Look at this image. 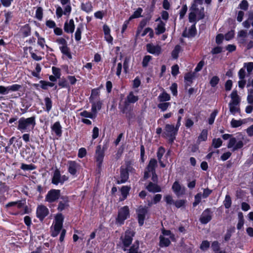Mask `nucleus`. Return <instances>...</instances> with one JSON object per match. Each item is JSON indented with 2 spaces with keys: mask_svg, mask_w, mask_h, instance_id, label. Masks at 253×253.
<instances>
[{
  "mask_svg": "<svg viewBox=\"0 0 253 253\" xmlns=\"http://www.w3.org/2000/svg\"><path fill=\"white\" fill-rule=\"evenodd\" d=\"M36 17L39 20H41L42 18V10L41 7H38L36 12Z\"/></svg>",
  "mask_w": 253,
  "mask_h": 253,
  "instance_id": "obj_58",
  "label": "nucleus"
},
{
  "mask_svg": "<svg viewBox=\"0 0 253 253\" xmlns=\"http://www.w3.org/2000/svg\"><path fill=\"white\" fill-rule=\"evenodd\" d=\"M35 124V117L21 118L18 121L17 128L22 132H28L33 129Z\"/></svg>",
  "mask_w": 253,
  "mask_h": 253,
  "instance_id": "obj_2",
  "label": "nucleus"
},
{
  "mask_svg": "<svg viewBox=\"0 0 253 253\" xmlns=\"http://www.w3.org/2000/svg\"><path fill=\"white\" fill-rule=\"evenodd\" d=\"M138 96L135 95L133 92H130L127 96L126 100L123 106L120 105L122 111L125 114L126 117L129 120L134 117L133 113V106L130 103H134L138 100Z\"/></svg>",
  "mask_w": 253,
  "mask_h": 253,
  "instance_id": "obj_1",
  "label": "nucleus"
},
{
  "mask_svg": "<svg viewBox=\"0 0 253 253\" xmlns=\"http://www.w3.org/2000/svg\"><path fill=\"white\" fill-rule=\"evenodd\" d=\"M210 245L209 242L208 241H204L201 244L200 249L203 251H205L209 248Z\"/></svg>",
  "mask_w": 253,
  "mask_h": 253,
  "instance_id": "obj_55",
  "label": "nucleus"
},
{
  "mask_svg": "<svg viewBox=\"0 0 253 253\" xmlns=\"http://www.w3.org/2000/svg\"><path fill=\"white\" fill-rule=\"evenodd\" d=\"M217 113H218L217 111L215 110L211 114L210 117L208 120V122L210 125H212L214 123L215 118Z\"/></svg>",
  "mask_w": 253,
  "mask_h": 253,
  "instance_id": "obj_47",
  "label": "nucleus"
},
{
  "mask_svg": "<svg viewBox=\"0 0 253 253\" xmlns=\"http://www.w3.org/2000/svg\"><path fill=\"white\" fill-rule=\"evenodd\" d=\"M60 172L58 169H56L54 171L52 179V183L53 184L57 185L60 183Z\"/></svg>",
  "mask_w": 253,
  "mask_h": 253,
  "instance_id": "obj_25",
  "label": "nucleus"
},
{
  "mask_svg": "<svg viewBox=\"0 0 253 253\" xmlns=\"http://www.w3.org/2000/svg\"><path fill=\"white\" fill-rule=\"evenodd\" d=\"M159 100L160 102H165L170 100V95L166 92H163L158 96Z\"/></svg>",
  "mask_w": 253,
  "mask_h": 253,
  "instance_id": "obj_31",
  "label": "nucleus"
},
{
  "mask_svg": "<svg viewBox=\"0 0 253 253\" xmlns=\"http://www.w3.org/2000/svg\"><path fill=\"white\" fill-rule=\"evenodd\" d=\"M68 206V205L67 201H64V202H60L59 204L58 209V210L61 211L65 209Z\"/></svg>",
  "mask_w": 253,
  "mask_h": 253,
  "instance_id": "obj_53",
  "label": "nucleus"
},
{
  "mask_svg": "<svg viewBox=\"0 0 253 253\" xmlns=\"http://www.w3.org/2000/svg\"><path fill=\"white\" fill-rule=\"evenodd\" d=\"M82 9L86 12H89L92 11V5L89 2L83 3L81 6Z\"/></svg>",
  "mask_w": 253,
  "mask_h": 253,
  "instance_id": "obj_36",
  "label": "nucleus"
},
{
  "mask_svg": "<svg viewBox=\"0 0 253 253\" xmlns=\"http://www.w3.org/2000/svg\"><path fill=\"white\" fill-rule=\"evenodd\" d=\"M196 27L194 25L191 26V27L188 30V33L187 34L186 31H185L183 33V35L187 37H192L194 36L196 34Z\"/></svg>",
  "mask_w": 253,
  "mask_h": 253,
  "instance_id": "obj_32",
  "label": "nucleus"
},
{
  "mask_svg": "<svg viewBox=\"0 0 253 253\" xmlns=\"http://www.w3.org/2000/svg\"><path fill=\"white\" fill-rule=\"evenodd\" d=\"M222 143V141L220 138H214L212 140V146L216 148L220 147Z\"/></svg>",
  "mask_w": 253,
  "mask_h": 253,
  "instance_id": "obj_45",
  "label": "nucleus"
},
{
  "mask_svg": "<svg viewBox=\"0 0 253 253\" xmlns=\"http://www.w3.org/2000/svg\"><path fill=\"white\" fill-rule=\"evenodd\" d=\"M63 221V216L61 214H57L55 217L54 221L52 225V236H57L61 230Z\"/></svg>",
  "mask_w": 253,
  "mask_h": 253,
  "instance_id": "obj_6",
  "label": "nucleus"
},
{
  "mask_svg": "<svg viewBox=\"0 0 253 253\" xmlns=\"http://www.w3.org/2000/svg\"><path fill=\"white\" fill-rule=\"evenodd\" d=\"M84 29V26L82 24H80L76 30L75 34V40L77 41H79L81 39V34Z\"/></svg>",
  "mask_w": 253,
  "mask_h": 253,
  "instance_id": "obj_30",
  "label": "nucleus"
},
{
  "mask_svg": "<svg viewBox=\"0 0 253 253\" xmlns=\"http://www.w3.org/2000/svg\"><path fill=\"white\" fill-rule=\"evenodd\" d=\"M181 47L179 45H177L175 46L174 49L171 52L172 57L173 58H177L178 56V54L180 51Z\"/></svg>",
  "mask_w": 253,
  "mask_h": 253,
  "instance_id": "obj_39",
  "label": "nucleus"
},
{
  "mask_svg": "<svg viewBox=\"0 0 253 253\" xmlns=\"http://www.w3.org/2000/svg\"><path fill=\"white\" fill-rule=\"evenodd\" d=\"M244 67L247 68L248 73H251L253 70V62L245 63Z\"/></svg>",
  "mask_w": 253,
  "mask_h": 253,
  "instance_id": "obj_62",
  "label": "nucleus"
},
{
  "mask_svg": "<svg viewBox=\"0 0 253 253\" xmlns=\"http://www.w3.org/2000/svg\"><path fill=\"white\" fill-rule=\"evenodd\" d=\"M48 214V209L43 205H40L37 209V216L40 220H43V218Z\"/></svg>",
  "mask_w": 253,
  "mask_h": 253,
  "instance_id": "obj_15",
  "label": "nucleus"
},
{
  "mask_svg": "<svg viewBox=\"0 0 253 253\" xmlns=\"http://www.w3.org/2000/svg\"><path fill=\"white\" fill-rule=\"evenodd\" d=\"M35 167L33 165H27L22 164L21 166V169L24 170H33L35 169Z\"/></svg>",
  "mask_w": 253,
  "mask_h": 253,
  "instance_id": "obj_49",
  "label": "nucleus"
},
{
  "mask_svg": "<svg viewBox=\"0 0 253 253\" xmlns=\"http://www.w3.org/2000/svg\"><path fill=\"white\" fill-rule=\"evenodd\" d=\"M162 195L158 194L155 195L153 197V202L148 204L149 206H151L153 204H156L159 202L162 199Z\"/></svg>",
  "mask_w": 253,
  "mask_h": 253,
  "instance_id": "obj_46",
  "label": "nucleus"
},
{
  "mask_svg": "<svg viewBox=\"0 0 253 253\" xmlns=\"http://www.w3.org/2000/svg\"><path fill=\"white\" fill-rule=\"evenodd\" d=\"M156 22L157 23V25L155 28L156 34L160 35L164 33L166 31V23L162 21L160 18H158Z\"/></svg>",
  "mask_w": 253,
  "mask_h": 253,
  "instance_id": "obj_17",
  "label": "nucleus"
},
{
  "mask_svg": "<svg viewBox=\"0 0 253 253\" xmlns=\"http://www.w3.org/2000/svg\"><path fill=\"white\" fill-rule=\"evenodd\" d=\"M148 210L146 207H140L137 210V217L139 224L142 226L144 224L146 215L147 213Z\"/></svg>",
  "mask_w": 253,
  "mask_h": 253,
  "instance_id": "obj_13",
  "label": "nucleus"
},
{
  "mask_svg": "<svg viewBox=\"0 0 253 253\" xmlns=\"http://www.w3.org/2000/svg\"><path fill=\"white\" fill-rule=\"evenodd\" d=\"M248 2L246 0H243L241 1V2L239 4V7L240 8L243 9V10H247L248 8Z\"/></svg>",
  "mask_w": 253,
  "mask_h": 253,
  "instance_id": "obj_60",
  "label": "nucleus"
},
{
  "mask_svg": "<svg viewBox=\"0 0 253 253\" xmlns=\"http://www.w3.org/2000/svg\"><path fill=\"white\" fill-rule=\"evenodd\" d=\"M57 43L59 45V47L64 46L67 44L65 39L63 38H59L56 40Z\"/></svg>",
  "mask_w": 253,
  "mask_h": 253,
  "instance_id": "obj_64",
  "label": "nucleus"
},
{
  "mask_svg": "<svg viewBox=\"0 0 253 253\" xmlns=\"http://www.w3.org/2000/svg\"><path fill=\"white\" fill-rule=\"evenodd\" d=\"M86 155V151L84 148H81L79 150L78 156L79 158H83Z\"/></svg>",
  "mask_w": 253,
  "mask_h": 253,
  "instance_id": "obj_54",
  "label": "nucleus"
},
{
  "mask_svg": "<svg viewBox=\"0 0 253 253\" xmlns=\"http://www.w3.org/2000/svg\"><path fill=\"white\" fill-rule=\"evenodd\" d=\"M146 189L151 192L156 193L161 191V187L156 184L150 182L146 186Z\"/></svg>",
  "mask_w": 253,
  "mask_h": 253,
  "instance_id": "obj_24",
  "label": "nucleus"
},
{
  "mask_svg": "<svg viewBox=\"0 0 253 253\" xmlns=\"http://www.w3.org/2000/svg\"><path fill=\"white\" fill-rule=\"evenodd\" d=\"M134 232L132 230H127L126 231L124 236L121 237V239L125 247L124 251H126V248L128 247L131 243Z\"/></svg>",
  "mask_w": 253,
  "mask_h": 253,
  "instance_id": "obj_10",
  "label": "nucleus"
},
{
  "mask_svg": "<svg viewBox=\"0 0 253 253\" xmlns=\"http://www.w3.org/2000/svg\"><path fill=\"white\" fill-rule=\"evenodd\" d=\"M152 57L150 55H146L144 56L143 59V61L142 62V66L144 67H146L148 66L149 62L151 60Z\"/></svg>",
  "mask_w": 253,
  "mask_h": 253,
  "instance_id": "obj_51",
  "label": "nucleus"
},
{
  "mask_svg": "<svg viewBox=\"0 0 253 253\" xmlns=\"http://www.w3.org/2000/svg\"><path fill=\"white\" fill-rule=\"evenodd\" d=\"M224 205L226 209H228L231 205V200L229 195H226L224 201Z\"/></svg>",
  "mask_w": 253,
  "mask_h": 253,
  "instance_id": "obj_48",
  "label": "nucleus"
},
{
  "mask_svg": "<svg viewBox=\"0 0 253 253\" xmlns=\"http://www.w3.org/2000/svg\"><path fill=\"white\" fill-rule=\"evenodd\" d=\"M129 216V211L128 207L127 206H124L121 208L118 211L117 222L122 224Z\"/></svg>",
  "mask_w": 253,
  "mask_h": 253,
  "instance_id": "obj_9",
  "label": "nucleus"
},
{
  "mask_svg": "<svg viewBox=\"0 0 253 253\" xmlns=\"http://www.w3.org/2000/svg\"><path fill=\"white\" fill-rule=\"evenodd\" d=\"M243 124L242 120H236L233 119L231 121V126L232 127H237L241 126Z\"/></svg>",
  "mask_w": 253,
  "mask_h": 253,
  "instance_id": "obj_43",
  "label": "nucleus"
},
{
  "mask_svg": "<svg viewBox=\"0 0 253 253\" xmlns=\"http://www.w3.org/2000/svg\"><path fill=\"white\" fill-rule=\"evenodd\" d=\"M170 106L169 102H162L158 105V107L161 109V111L165 112Z\"/></svg>",
  "mask_w": 253,
  "mask_h": 253,
  "instance_id": "obj_37",
  "label": "nucleus"
},
{
  "mask_svg": "<svg viewBox=\"0 0 253 253\" xmlns=\"http://www.w3.org/2000/svg\"><path fill=\"white\" fill-rule=\"evenodd\" d=\"M165 152V150L164 148L161 147L158 149L157 152V157L158 160H162V158Z\"/></svg>",
  "mask_w": 253,
  "mask_h": 253,
  "instance_id": "obj_57",
  "label": "nucleus"
},
{
  "mask_svg": "<svg viewBox=\"0 0 253 253\" xmlns=\"http://www.w3.org/2000/svg\"><path fill=\"white\" fill-rule=\"evenodd\" d=\"M170 239L164 237V236H160V246L162 247H168L170 243Z\"/></svg>",
  "mask_w": 253,
  "mask_h": 253,
  "instance_id": "obj_28",
  "label": "nucleus"
},
{
  "mask_svg": "<svg viewBox=\"0 0 253 253\" xmlns=\"http://www.w3.org/2000/svg\"><path fill=\"white\" fill-rule=\"evenodd\" d=\"M104 156V152L102 150L101 146H97L95 153V158L99 167L100 166L103 161Z\"/></svg>",
  "mask_w": 253,
  "mask_h": 253,
  "instance_id": "obj_18",
  "label": "nucleus"
},
{
  "mask_svg": "<svg viewBox=\"0 0 253 253\" xmlns=\"http://www.w3.org/2000/svg\"><path fill=\"white\" fill-rule=\"evenodd\" d=\"M219 78L216 76L212 77L210 81V85L212 87H215L219 83Z\"/></svg>",
  "mask_w": 253,
  "mask_h": 253,
  "instance_id": "obj_42",
  "label": "nucleus"
},
{
  "mask_svg": "<svg viewBox=\"0 0 253 253\" xmlns=\"http://www.w3.org/2000/svg\"><path fill=\"white\" fill-rule=\"evenodd\" d=\"M179 128H177V126H174L173 125L167 124L165 126L164 135L169 137L170 140L172 142L175 138V135L177 134Z\"/></svg>",
  "mask_w": 253,
  "mask_h": 253,
  "instance_id": "obj_8",
  "label": "nucleus"
},
{
  "mask_svg": "<svg viewBox=\"0 0 253 253\" xmlns=\"http://www.w3.org/2000/svg\"><path fill=\"white\" fill-rule=\"evenodd\" d=\"M60 2L63 8L60 6L56 7V15L57 18H61L63 15L69 16L72 11L71 0H60Z\"/></svg>",
  "mask_w": 253,
  "mask_h": 253,
  "instance_id": "obj_3",
  "label": "nucleus"
},
{
  "mask_svg": "<svg viewBox=\"0 0 253 253\" xmlns=\"http://www.w3.org/2000/svg\"><path fill=\"white\" fill-rule=\"evenodd\" d=\"M172 189L177 197L184 195L185 192V187L181 185L177 181L174 182L172 186Z\"/></svg>",
  "mask_w": 253,
  "mask_h": 253,
  "instance_id": "obj_14",
  "label": "nucleus"
},
{
  "mask_svg": "<svg viewBox=\"0 0 253 253\" xmlns=\"http://www.w3.org/2000/svg\"><path fill=\"white\" fill-rule=\"evenodd\" d=\"M229 107L230 112L233 115L240 113V109L239 104L229 103Z\"/></svg>",
  "mask_w": 253,
  "mask_h": 253,
  "instance_id": "obj_26",
  "label": "nucleus"
},
{
  "mask_svg": "<svg viewBox=\"0 0 253 253\" xmlns=\"http://www.w3.org/2000/svg\"><path fill=\"white\" fill-rule=\"evenodd\" d=\"M146 49L150 53L155 55H159L161 52V47L160 45H155L152 43L146 45Z\"/></svg>",
  "mask_w": 253,
  "mask_h": 253,
  "instance_id": "obj_16",
  "label": "nucleus"
},
{
  "mask_svg": "<svg viewBox=\"0 0 253 253\" xmlns=\"http://www.w3.org/2000/svg\"><path fill=\"white\" fill-rule=\"evenodd\" d=\"M208 137V130L203 129L198 137V141L199 142L206 141Z\"/></svg>",
  "mask_w": 253,
  "mask_h": 253,
  "instance_id": "obj_35",
  "label": "nucleus"
},
{
  "mask_svg": "<svg viewBox=\"0 0 253 253\" xmlns=\"http://www.w3.org/2000/svg\"><path fill=\"white\" fill-rule=\"evenodd\" d=\"M52 71L54 76H56V78L59 79L61 76L60 70L55 67H52Z\"/></svg>",
  "mask_w": 253,
  "mask_h": 253,
  "instance_id": "obj_56",
  "label": "nucleus"
},
{
  "mask_svg": "<svg viewBox=\"0 0 253 253\" xmlns=\"http://www.w3.org/2000/svg\"><path fill=\"white\" fill-rule=\"evenodd\" d=\"M244 146L242 140H238L235 137L231 138L229 140L227 147L228 148H232L233 151L237 150L242 148Z\"/></svg>",
  "mask_w": 253,
  "mask_h": 253,
  "instance_id": "obj_12",
  "label": "nucleus"
},
{
  "mask_svg": "<svg viewBox=\"0 0 253 253\" xmlns=\"http://www.w3.org/2000/svg\"><path fill=\"white\" fill-rule=\"evenodd\" d=\"M121 180L118 181V183H125L128 178V173L126 170L125 169L121 170L120 175Z\"/></svg>",
  "mask_w": 253,
  "mask_h": 253,
  "instance_id": "obj_29",
  "label": "nucleus"
},
{
  "mask_svg": "<svg viewBox=\"0 0 253 253\" xmlns=\"http://www.w3.org/2000/svg\"><path fill=\"white\" fill-rule=\"evenodd\" d=\"M130 189V188L127 186H124L121 188V192L122 198H120L121 201H123L126 198Z\"/></svg>",
  "mask_w": 253,
  "mask_h": 253,
  "instance_id": "obj_27",
  "label": "nucleus"
},
{
  "mask_svg": "<svg viewBox=\"0 0 253 253\" xmlns=\"http://www.w3.org/2000/svg\"><path fill=\"white\" fill-rule=\"evenodd\" d=\"M157 165V161L154 159H151L146 168L144 172V178H148L152 175V179L153 181L155 182L157 180V176L155 173V168Z\"/></svg>",
  "mask_w": 253,
  "mask_h": 253,
  "instance_id": "obj_5",
  "label": "nucleus"
},
{
  "mask_svg": "<svg viewBox=\"0 0 253 253\" xmlns=\"http://www.w3.org/2000/svg\"><path fill=\"white\" fill-rule=\"evenodd\" d=\"M231 100L229 102L230 104H236L240 105L241 102V98L238 94L237 91L234 90L230 94Z\"/></svg>",
  "mask_w": 253,
  "mask_h": 253,
  "instance_id": "obj_21",
  "label": "nucleus"
},
{
  "mask_svg": "<svg viewBox=\"0 0 253 253\" xmlns=\"http://www.w3.org/2000/svg\"><path fill=\"white\" fill-rule=\"evenodd\" d=\"M138 243L136 245L134 244L129 249L128 253H140L138 252Z\"/></svg>",
  "mask_w": 253,
  "mask_h": 253,
  "instance_id": "obj_63",
  "label": "nucleus"
},
{
  "mask_svg": "<svg viewBox=\"0 0 253 253\" xmlns=\"http://www.w3.org/2000/svg\"><path fill=\"white\" fill-rule=\"evenodd\" d=\"M59 48L63 54L71 57L69 49L67 46V44L64 46L59 47Z\"/></svg>",
  "mask_w": 253,
  "mask_h": 253,
  "instance_id": "obj_44",
  "label": "nucleus"
},
{
  "mask_svg": "<svg viewBox=\"0 0 253 253\" xmlns=\"http://www.w3.org/2000/svg\"><path fill=\"white\" fill-rule=\"evenodd\" d=\"M101 108V103L100 101L93 102L91 107V110L93 113L95 115L97 110H99Z\"/></svg>",
  "mask_w": 253,
  "mask_h": 253,
  "instance_id": "obj_33",
  "label": "nucleus"
},
{
  "mask_svg": "<svg viewBox=\"0 0 253 253\" xmlns=\"http://www.w3.org/2000/svg\"><path fill=\"white\" fill-rule=\"evenodd\" d=\"M24 205L25 202H22L21 201H19L17 202H9L6 205L5 207L7 208L10 207H15L18 209H21L24 207Z\"/></svg>",
  "mask_w": 253,
  "mask_h": 253,
  "instance_id": "obj_23",
  "label": "nucleus"
},
{
  "mask_svg": "<svg viewBox=\"0 0 253 253\" xmlns=\"http://www.w3.org/2000/svg\"><path fill=\"white\" fill-rule=\"evenodd\" d=\"M51 130L54 132L58 136H61L62 135V127L59 122H55L51 126Z\"/></svg>",
  "mask_w": 253,
  "mask_h": 253,
  "instance_id": "obj_22",
  "label": "nucleus"
},
{
  "mask_svg": "<svg viewBox=\"0 0 253 253\" xmlns=\"http://www.w3.org/2000/svg\"><path fill=\"white\" fill-rule=\"evenodd\" d=\"M203 194L201 193H198L195 196V201L193 203V207L197 206L201 201L203 198Z\"/></svg>",
  "mask_w": 253,
  "mask_h": 253,
  "instance_id": "obj_38",
  "label": "nucleus"
},
{
  "mask_svg": "<svg viewBox=\"0 0 253 253\" xmlns=\"http://www.w3.org/2000/svg\"><path fill=\"white\" fill-rule=\"evenodd\" d=\"M75 27L73 19H70L69 21H66L64 23V29L67 33H73L75 30Z\"/></svg>",
  "mask_w": 253,
  "mask_h": 253,
  "instance_id": "obj_19",
  "label": "nucleus"
},
{
  "mask_svg": "<svg viewBox=\"0 0 253 253\" xmlns=\"http://www.w3.org/2000/svg\"><path fill=\"white\" fill-rule=\"evenodd\" d=\"M60 195V191L56 189H51L47 193L45 200L49 203H52L57 200Z\"/></svg>",
  "mask_w": 253,
  "mask_h": 253,
  "instance_id": "obj_11",
  "label": "nucleus"
},
{
  "mask_svg": "<svg viewBox=\"0 0 253 253\" xmlns=\"http://www.w3.org/2000/svg\"><path fill=\"white\" fill-rule=\"evenodd\" d=\"M80 115L82 117H85V118H88L90 119H93L95 118V115L94 114V113H90L89 112H87L86 111H84L80 113Z\"/></svg>",
  "mask_w": 253,
  "mask_h": 253,
  "instance_id": "obj_41",
  "label": "nucleus"
},
{
  "mask_svg": "<svg viewBox=\"0 0 253 253\" xmlns=\"http://www.w3.org/2000/svg\"><path fill=\"white\" fill-rule=\"evenodd\" d=\"M68 171L73 177H77L81 169V165L75 161H68L67 164Z\"/></svg>",
  "mask_w": 253,
  "mask_h": 253,
  "instance_id": "obj_7",
  "label": "nucleus"
},
{
  "mask_svg": "<svg viewBox=\"0 0 253 253\" xmlns=\"http://www.w3.org/2000/svg\"><path fill=\"white\" fill-rule=\"evenodd\" d=\"M99 128L97 127H94L92 130V139L94 140L99 136Z\"/></svg>",
  "mask_w": 253,
  "mask_h": 253,
  "instance_id": "obj_61",
  "label": "nucleus"
},
{
  "mask_svg": "<svg viewBox=\"0 0 253 253\" xmlns=\"http://www.w3.org/2000/svg\"><path fill=\"white\" fill-rule=\"evenodd\" d=\"M44 102L46 106V111L49 112L52 108V101L49 97H46L44 99Z\"/></svg>",
  "mask_w": 253,
  "mask_h": 253,
  "instance_id": "obj_40",
  "label": "nucleus"
},
{
  "mask_svg": "<svg viewBox=\"0 0 253 253\" xmlns=\"http://www.w3.org/2000/svg\"><path fill=\"white\" fill-rule=\"evenodd\" d=\"M187 10V7L186 5H183L179 12V16L180 19H182L185 15Z\"/></svg>",
  "mask_w": 253,
  "mask_h": 253,
  "instance_id": "obj_59",
  "label": "nucleus"
},
{
  "mask_svg": "<svg viewBox=\"0 0 253 253\" xmlns=\"http://www.w3.org/2000/svg\"><path fill=\"white\" fill-rule=\"evenodd\" d=\"M211 219V214L210 211L207 209L203 211L200 217V221L203 224H206Z\"/></svg>",
  "mask_w": 253,
  "mask_h": 253,
  "instance_id": "obj_20",
  "label": "nucleus"
},
{
  "mask_svg": "<svg viewBox=\"0 0 253 253\" xmlns=\"http://www.w3.org/2000/svg\"><path fill=\"white\" fill-rule=\"evenodd\" d=\"M7 87L8 92L9 91H16L18 90L21 87V86L19 84H14L8 86Z\"/></svg>",
  "mask_w": 253,
  "mask_h": 253,
  "instance_id": "obj_50",
  "label": "nucleus"
},
{
  "mask_svg": "<svg viewBox=\"0 0 253 253\" xmlns=\"http://www.w3.org/2000/svg\"><path fill=\"white\" fill-rule=\"evenodd\" d=\"M163 235L162 236H164V237H166L170 239L171 240H173L174 238V236L171 234L170 231L169 230H163L162 231Z\"/></svg>",
  "mask_w": 253,
  "mask_h": 253,
  "instance_id": "obj_52",
  "label": "nucleus"
},
{
  "mask_svg": "<svg viewBox=\"0 0 253 253\" xmlns=\"http://www.w3.org/2000/svg\"><path fill=\"white\" fill-rule=\"evenodd\" d=\"M142 11L141 8H138L134 12L133 14L129 17V20H131L133 19L141 17Z\"/></svg>",
  "mask_w": 253,
  "mask_h": 253,
  "instance_id": "obj_34",
  "label": "nucleus"
},
{
  "mask_svg": "<svg viewBox=\"0 0 253 253\" xmlns=\"http://www.w3.org/2000/svg\"><path fill=\"white\" fill-rule=\"evenodd\" d=\"M191 10L189 15V20L190 22H195L196 21L204 18V8L202 6L198 8H197V5L195 4H193L191 8Z\"/></svg>",
  "mask_w": 253,
  "mask_h": 253,
  "instance_id": "obj_4",
  "label": "nucleus"
}]
</instances>
